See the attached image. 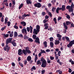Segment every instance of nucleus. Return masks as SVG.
Wrapping results in <instances>:
<instances>
[{
	"label": "nucleus",
	"mask_w": 74,
	"mask_h": 74,
	"mask_svg": "<svg viewBox=\"0 0 74 74\" xmlns=\"http://www.w3.org/2000/svg\"><path fill=\"white\" fill-rule=\"evenodd\" d=\"M12 38H10L7 40L6 42L5 47H3V50L5 51H6L7 49V52H8L9 50L10 49V47H8V45L9 43H11L12 45H13L14 47L16 46V44L15 42V40H13L12 41Z\"/></svg>",
	"instance_id": "obj_1"
},
{
	"label": "nucleus",
	"mask_w": 74,
	"mask_h": 74,
	"mask_svg": "<svg viewBox=\"0 0 74 74\" xmlns=\"http://www.w3.org/2000/svg\"><path fill=\"white\" fill-rule=\"evenodd\" d=\"M29 49V47H27L26 48L25 50L23 49L22 50V52L25 55H26L27 53L28 54L31 53V51Z\"/></svg>",
	"instance_id": "obj_2"
},
{
	"label": "nucleus",
	"mask_w": 74,
	"mask_h": 74,
	"mask_svg": "<svg viewBox=\"0 0 74 74\" xmlns=\"http://www.w3.org/2000/svg\"><path fill=\"white\" fill-rule=\"evenodd\" d=\"M36 29H34L33 30V33L34 34H36L37 35L38 34V33L39 32H40V27L38 25H37L36 26Z\"/></svg>",
	"instance_id": "obj_3"
},
{
	"label": "nucleus",
	"mask_w": 74,
	"mask_h": 74,
	"mask_svg": "<svg viewBox=\"0 0 74 74\" xmlns=\"http://www.w3.org/2000/svg\"><path fill=\"white\" fill-rule=\"evenodd\" d=\"M74 44V40L71 41L67 45V47L68 48H70L71 47L73 46V45Z\"/></svg>",
	"instance_id": "obj_4"
},
{
	"label": "nucleus",
	"mask_w": 74,
	"mask_h": 74,
	"mask_svg": "<svg viewBox=\"0 0 74 74\" xmlns=\"http://www.w3.org/2000/svg\"><path fill=\"white\" fill-rule=\"evenodd\" d=\"M34 6L36 7H37V8H40L42 7V5L40 3H37L34 4Z\"/></svg>",
	"instance_id": "obj_5"
},
{
	"label": "nucleus",
	"mask_w": 74,
	"mask_h": 74,
	"mask_svg": "<svg viewBox=\"0 0 74 74\" xmlns=\"http://www.w3.org/2000/svg\"><path fill=\"white\" fill-rule=\"evenodd\" d=\"M47 64V61H46V60L43 61L42 62L41 66L42 67H46Z\"/></svg>",
	"instance_id": "obj_6"
},
{
	"label": "nucleus",
	"mask_w": 74,
	"mask_h": 74,
	"mask_svg": "<svg viewBox=\"0 0 74 74\" xmlns=\"http://www.w3.org/2000/svg\"><path fill=\"white\" fill-rule=\"evenodd\" d=\"M22 33L23 34H27V30L26 29H23L22 30Z\"/></svg>",
	"instance_id": "obj_7"
},
{
	"label": "nucleus",
	"mask_w": 74,
	"mask_h": 74,
	"mask_svg": "<svg viewBox=\"0 0 74 74\" xmlns=\"http://www.w3.org/2000/svg\"><path fill=\"white\" fill-rule=\"evenodd\" d=\"M35 42H37V43H38V44L40 43V39H39V38L38 37H36V38L35 40Z\"/></svg>",
	"instance_id": "obj_8"
},
{
	"label": "nucleus",
	"mask_w": 74,
	"mask_h": 74,
	"mask_svg": "<svg viewBox=\"0 0 74 74\" xmlns=\"http://www.w3.org/2000/svg\"><path fill=\"white\" fill-rule=\"evenodd\" d=\"M21 24L23 25V26H25L26 25V23L24 21H22L21 23Z\"/></svg>",
	"instance_id": "obj_9"
},
{
	"label": "nucleus",
	"mask_w": 74,
	"mask_h": 74,
	"mask_svg": "<svg viewBox=\"0 0 74 74\" xmlns=\"http://www.w3.org/2000/svg\"><path fill=\"white\" fill-rule=\"evenodd\" d=\"M27 4V5H29V4H31L32 3L31 2V0H26Z\"/></svg>",
	"instance_id": "obj_10"
},
{
	"label": "nucleus",
	"mask_w": 74,
	"mask_h": 74,
	"mask_svg": "<svg viewBox=\"0 0 74 74\" xmlns=\"http://www.w3.org/2000/svg\"><path fill=\"white\" fill-rule=\"evenodd\" d=\"M27 60L28 62H30L32 60V57L30 56H29L27 58Z\"/></svg>",
	"instance_id": "obj_11"
},
{
	"label": "nucleus",
	"mask_w": 74,
	"mask_h": 74,
	"mask_svg": "<svg viewBox=\"0 0 74 74\" xmlns=\"http://www.w3.org/2000/svg\"><path fill=\"white\" fill-rule=\"evenodd\" d=\"M55 45H58V44H59L60 43V41H59V40H55Z\"/></svg>",
	"instance_id": "obj_12"
},
{
	"label": "nucleus",
	"mask_w": 74,
	"mask_h": 74,
	"mask_svg": "<svg viewBox=\"0 0 74 74\" xmlns=\"http://www.w3.org/2000/svg\"><path fill=\"white\" fill-rule=\"evenodd\" d=\"M62 11H64L66 10V8L65 7V5H63L62 6Z\"/></svg>",
	"instance_id": "obj_13"
},
{
	"label": "nucleus",
	"mask_w": 74,
	"mask_h": 74,
	"mask_svg": "<svg viewBox=\"0 0 74 74\" xmlns=\"http://www.w3.org/2000/svg\"><path fill=\"white\" fill-rule=\"evenodd\" d=\"M63 25L64 26V27L65 29L66 30H67L68 27H67V25H66V23H65V22L63 23Z\"/></svg>",
	"instance_id": "obj_14"
},
{
	"label": "nucleus",
	"mask_w": 74,
	"mask_h": 74,
	"mask_svg": "<svg viewBox=\"0 0 74 74\" xmlns=\"http://www.w3.org/2000/svg\"><path fill=\"white\" fill-rule=\"evenodd\" d=\"M69 62L71 63V64L73 65L74 64V62L73 61H72V59H71L69 60Z\"/></svg>",
	"instance_id": "obj_15"
},
{
	"label": "nucleus",
	"mask_w": 74,
	"mask_h": 74,
	"mask_svg": "<svg viewBox=\"0 0 74 74\" xmlns=\"http://www.w3.org/2000/svg\"><path fill=\"white\" fill-rule=\"evenodd\" d=\"M29 29L30 30V33H32V32H33V27H32V26H30Z\"/></svg>",
	"instance_id": "obj_16"
},
{
	"label": "nucleus",
	"mask_w": 74,
	"mask_h": 74,
	"mask_svg": "<svg viewBox=\"0 0 74 74\" xmlns=\"http://www.w3.org/2000/svg\"><path fill=\"white\" fill-rule=\"evenodd\" d=\"M69 12H73V11H74V10L72 8H71L69 10Z\"/></svg>",
	"instance_id": "obj_17"
},
{
	"label": "nucleus",
	"mask_w": 74,
	"mask_h": 74,
	"mask_svg": "<svg viewBox=\"0 0 74 74\" xmlns=\"http://www.w3.org/2000/svg\"><path fill=\"white\" fill-rule=\"evenodd\" d=\"M43 44L44 45V47L46 48L47 47V42L46 41H45L43 43Z\"/></svg>",
	"instance_id": "obj_18"
},
{
	"label": "nucleus",
	"mask_w": 74,
	"mask_h": 74,
	"mask_svg": "<svg viewBox=\"0 0 74 74\" xmlns=\"http://www.w3.org/2000/svg\"><path fill=\"white\" fill-rule=\"evenodd\" d=\"M14 36L15 37H16L18 36V33H17V32H14Z\"/></svg>",
	"instance_id": "obj_19"
},
{
	"label": "nucleus",
	"mask_w": 74,
	"mask_h": 74,
	"mask_svg": "<svg viewBox=\"0 0 74 74\" xmlns=\"http://www.w3.org/2000/svg\"><path fill=\"white\" fill-rule=\"evenodd\" d=\"M26 35H27V34H25L24 35V40H25V39H27V38H29V37L26 36Z\"/></svg>",
	"instance_id": "obj_20"
},
{
	"label": "nucleus",
	"mask_w": 74,
	"mask_h": 74,
	"mask_svg": "<svg viewBox=\"0 0 74 74\" xmlns=\"http://www.w3.org/2000/svg\"><path fill=\"white\" fill-rule=\"evenodd\" d=\"M56 0H52L51 2L53 5H55V3L56 2Z\"/></svg>",
	"instance_id": "obj_21"
},
{
	"label": "nucleus",
	"mask_w": 74,
	"mask_h": 74,
	"mask_svg": "<svg viewBox=\"0 0 74 74\" xmlns=\"http://www.w3.org/2000/svg\"><path fill=\"white\" fill-rule=\"evenodd\" d=\"M71 23L69 21H67L66 22V25L67 26L69 25H70Z\"/></svg>",
	"instance_id": "obj_22"
},
{
	"label": "nucleus",
	"mask_w": 74,
	"mask_h": 74,
	"mask_svg": "<svg viewBox=\"0 0 74 74\" xmlns=\"http://www.w3.org/2000/svg\"><path fill=\"white\" fill-rule=\"evenodd\" d=\"M23 4L21 3V4L19 6V10H20L22 7H23Z\"/></svg>",
	"instance_id": "obj_23"
},
{
	"label": "nucleus",
	"mask_w": 74,
	"mask_h": 74,
	"mask_svg": "<svg viewBox=\"0 0 74 74\" xmlns=\"http://www.w3.org/2000/svg\"><path fill=\"white\" fill-rule=\"evenodd\" d=\"M50 45L52 48H53V43L52 42H50Z\"/></svg>",
	"instance_id": "obj_24"
},
{
	"label": "nucleus",
	"mask_w": 74,
	"mask_h": 74,
	"mask_svg": "<svg viewBox=\"0 0 74 74\" xmlns=\"http://www.w3.org/2000/svg\"><path fill=\"white\" fill-rule=\"evenodd\" d=\"M32 37L34 40H35V39L37 38V36L35 34L33 35L32 36Z\"/></svg>",
	"instance_id": "obj_25"
},
{
	"label": "nucleus",
	"mask_w": 74,
	"mask_h": 74,
	"mask_svg": "<svg viewBox=\"0 0 74 74\" xmlns=\"http://www.w3.org/2000/svg\"><path fill=\"white\" fill-rule=\"evenodd\" d=\"M8 36H9V34H3V36L4 37L7 38L8 37Z\"/></svg>",
	"instance_id": "obj_26"
},
{
	"label": "nucleus",
	"mask_w": 74,
	"mask_h": 74,
	"mask_svg": "<svg viewBox=\"0 0 74 74\" xmlns=\"http://www.w3.org/2000/svg\"><path fill=\"white\" fill-rule=\"evenodd\" d=\"M71 8V7L70 5H67L66 6V10L68 9L69 10H70Z\"/></svg>",
	"instance_id": "obj_27"
},
{
	"label": "nucleus",
	"mask_w": 74,
	"mask_h": 74,
	"mask_svg": "<svg viewBox=\"0 0 74 74\" xmlns=\"http://www.w3.org/2000/svg\"><path fill=\"white\" fill-rule=\"evenodd\" d=\"M56 8L55 7H53L52 9V12H55V10H56Z\"/></svg>",
	"instance_id": "obj_28"
},
{
	"label": "nucleus",
	"mask_w": 74,
	"mask_h": 74,
	"mask_svg": "<svg viewBox=\"0 0 74 74\" xmlns=\"http://www.w3.org/2000/svg\"><path fill=\"white\" fill-rule=\"evenodd\" d=\"M27 41H30V42H33V40L31 38H28Z\"/></svg>",
	"instance_id": "obj_29"
},
{
	"label": "nucleus",
	"mask_w": 74,
	"mask_h": 74,
	"mask_svg": "<svg viewBox=\"0 0 74 74\" xmlns=\"http://www.w3.org/2000/svg\"><path fill=\"white\" fill-rule=\"evenodd\" d=\"M65 38L66 40L67 41H68V42H70V39H69V38L68 37H65Z\"/></svg>",
	"instance_id": "obj_30"
},
{
	"label": "nucleus",
	"mask_w": 74,
	"mask_h": 74,
	"mask_svg": "<svg viewBox=\"0 0 74 74\" xmlns=\"http://www.w3.org/2000/svg\"><path fill=\"white\" fill-rule=\"evenodd\" d=\"M57 36L58 38L62 37V35H60L59 34H57Z\"/></svg>",
	"instance_id": "obj_31"
},
{
	"label": "nucleus",
	"mask_w": 74,
	"mask_h": 74,
	"mask_svg": "<svg viewBox=\"0 0 74 74\" xmlns=\"http://www.w3.org/2000/svg\"><path fill=\"white\" fill-rule=\"evenodd\" d=\"M53 20L54 21V22H55V23L56 24V23H57V20H56V18H54Z\"/></svg>",
	"instance_id": "obj_32"
},
{
	"label": "nucleus",
	"mask_w": 74,
	"mask_h": 74,
	"mask_svg": "<svg viewBox=\"0 0 74 74\" xmlns=\"http://www.w3.org/2000/svg\"><path fill=\"white\" fill-rule=\"evenodd\" d=\"M46 61L45 59H44V58H43V57H41V59L40 60V61H41V62H43V61Z\"/></svg>",
	"instance_id": "obj_33"
},
{
	"label": "nucleus",
	"mask_w": 74,
	"mask_h": 74,
	"mask_svg": "<svg viewBox=\"0 0 74 74\" xmlns=\"http://www.w3.org/2000/svg\"><path fill=\"white\" fill-rule=\"evenodd\" d=\"M41 65V62H40V60H38L37 61V65H38V64H40Z\"/></svg>",
	"instance_id": "obj_34"
},
{
	"label": "nucleus",
	"mask_w": 74,
	"mask_h": 74,
	"mask_svg": "<svg viewBox=\"0 0 74 74\" xmlns=\"http://www.w3.org/2000/svg\"><path fill=\"white\" fill-rule=\"evenodd\" d=\"M18 64H19V65H20V66H21L22 67H23V64H22V63L19 62Z\"/></svg>",
	"instance_id": "obj_35"
},
{
	"label": "nucleus",
	"mask_w": 74,
	"mask_h": 74,
	"mask_svg": "<svg viewBox=\"0 0 74 74\" xmlns=\"http://www.w3.org/2000/svg\"><path fill=\"white\" fill-rule=\"evenodd\" d=\"M40 51L42 53H46V52H45V51L44 50H42V49H41Z\"/></svg>",
	"instance_id": "obj_36"
},
{
	"label": "nucleus",
	"mask_w": 74,
	"mask_h": 74,
	"mask_svg": "<svg viewBox=\"0 0 74 74\" xmlns=\"http://www.w3.org/2000/svg\"><path fill=\"white\" fill-rule=\"evenodd\" d=\"M18 54H19V53H20L22 52V49H19L18 50Z\"/></svg>",
	"instance_id": "obj_37"
},
{
	"label": "nucleus",
	"mask_w": 74,
	"mask_h": 74,
	"mask_svg": "<svg viewBox=\"0 0 74 74\" xmlns=\"http://www.w3.org/2000/svg\"><path fill=\"white\" fill-rule=\"evenodd\" d=\"M48 20H46V19H44L43 21V23H47V22H48Z\"/></svg>",
	"instance_id": "obj_38"
},
{
	"label": "nucleus",
	"mask_w": 74,
	"mask_h": 74,
	"mask_svg": "<svg viewBox=\"0 0 74 74\" xmlns=\"http://www.w3.org/2000/svg\"><path fill=\"white\" fill-rule=\"evenodd\" d=\"M50 41L52 42L53 41V38L51 37L50 38Z\"/></svg>",
	"instance_id": "obj_39"
},
{
	"label": "nucleus",
	"mask_w": 74,
	"mask_h": 74,
	"mask_svg": "<svg viewBox=\"0 0 74 74\" xmlns=\"http://www.w3.org/2000/svg\"><path fill=\"white\" fill-rule=\"evenodd\" d=\"M6 29V26H5V27L2 28H1V30H2V31H3V30H4V29Z\"/></svg>",
	"instance_id": "obj_40"
},
{
	"label": "nucleus",
	"mask_w": 74,
	"mask_h": 74,
	"mask_svg": "<svg viewBox=\"0 0 74 74\" xmlns=\"http://www.w3.org/2000/svg\"><path fill=\"white\" fill-rule=\"evenodd\" d=\"M8 26H10L11 25V22L10 21L8 22Z\"/></svg>",
	"instance_id": "obj_41"
},
{
	"label": "nucleus",
	"mask_w": 74,
	"mask_h": 74,
	"mask_svg": "<svg viewBox=\"0 0 74 74\" xmlns=\"http://www.w3.org/2000/svg\"><path fill=\"white\" fill-rule=\"evenodd\" d=\"M70 7H71V8H73L74 7V4L73 3V2L72 3Z\"/></svg>",
	"instance_id": "obj_42"
},
{
	"label": "nucleus",
	"mask_w": 74,
	"mask_h": 74,
	"mask_svg": "<svg viewBox=\"0 0 74 74\" xmlns=\"http://www.w3.org/2000/svg\"><path fill=\"white\" fill-rule=\"evenodd\" d=\"M14 29H18V27L16 25H14Z\"/></svg>",
	"instance_id": "obj_43"
},
{
	"label": "nucleus",
	"mask_w": 74,
	"mask_h": 74,
	"mask_svg": "<svg viewBox=\"0 0 74 74\" xmlns=\"http://www.w3.org/2000/svg\"><path fill=\"white\" fill-rule=\"evenodd\" d=\"M45 70H43L41 71V74H44V73H45Z\"/></svg>",
	"instance_id": "obj_44"
},
{
	"label": "nucleus",
	"mask_w": 74,
	"mask_h": 74,
	"mask_svg": "<svg viewBox=\"0 0 74 74\" xmlns=\"http://www.w3.org/2000/svg\"><path fill=\"white\" fill-rule=\"evenodd\" d=\"M66 18L67 19H70V16H69V15L67 14L66 16Z\"/></svg>",
	"instance_id": "obj_45"
},
{
	"label": "nucleus",
	"mask_w": 74,
	"mask_h": 74,
	"mask_svg": "<svg viewBox=\"0 0 74 74\" xmlns=\"http://www.w3.org/2000/svg\"><path fill=\"white\" fill-rule=\"evenodd\" d=\"M27 30L28 32H30V28L29 27H27Z\"/></svg>",
	"instance_id": "obj_46"
},
{
	"label": "nucleus",
	"mask_w": 74,
	"mask_h": 74,
	"mask_svg": "<svg viewBox=\"0 0 74 74\" xmlns=\"http://www.w3.org/2000/svg\"><path fill=\"white\" fill-rule=\"evenodd\" d=\"M69 73H71V72H72V69L70 68H69Z\"/></svg>",
	"instance_id": "obj_47"
},
{
	"label": "nucleus",
	"mask_w": 74,
	"mask_h": 74,
	"mask_svg": "<svg viewBox=\"0 0 74 74\" xmlns=\"http://www.w3.org/2000/svg\"><path fill=\"white\" fill-rule=\"evenodd\" d=\"M48 14L49 16H50L51 17H52V14H51V12H49Z\"/></svg>",
	"instance_id": "obj_48"
},
{
	"label": "nucleus",
	"mask_w": 74,
	"mask_h": 74,
	"mask_svg": "<svg viewBox=\"0 0 74 74\" xmlns=\"http://www.w3.org/2000/svg\"><path fill=\"white\" fill-rule=\"evenodd\" d=\"M50 59L51 60H53V59H54V57H53L51 56H50Z\"/></svg>",
	"instance_id": "obj_49"
},
{
	"label": "nucleus",
	"mask_w": 74,
	"mask_h": 74,
	"mask_svg": "<svg viewBox=\"0 0 74 74\" xmlns=\"http://www.w3.org/2000/svg\"><path fill=\"white\" fill-rule=\"evenodd\" d=\"M71 26L70 27H74V25L73 23L71 24Z\"/></svg>",
	"instance_id": "obj_50"
},
{
	"label": "nucleus",
	"mask_w": 74,
	"mask_h": 74,
	"mask_svg": "<svg viewBox=\"0 0 74 74\" xmlns=\"http://www.w3.org/2000/svg\"><path fill=\"white\" fill-rule=\"evenodd\" d=\"M44 26H48V23H45L44 25Z\"/></svg>",
	"instance_id": "obj_51"
},
{
	"label": "nucleus",
	"mask_w": 74,
	"mask_h": 74,
	"mask_svg": "<svg viewBox=\"0 0 74 74\" xmlns=\"http://www.w3.org/2000/svg\"><path fill=\"white\" fill-rule=\"evenodd\" d=\"M31 69H32V70H35L36 69V67H35V66H33L32 68H31Z\"/></svg>",
	"instance_id": "obj_52"
},
{
	"label": "nucleus",
	"mask_w": 74,
	"mask_h": 74,
	"mask_svg": "<svg viewBox=\"0 0 74 74\" xmlns=\"http://www.w3.org/2000/svg\"><path fill=\"white\" fill-rule=\"evenodd\" d=\"M45 12H42V16H44V15H45Z\"/></svg>",
	"instance_id": "obj_53"
},
{
	"label": "nucleus",
	"mask_w": 74,
	"mask_h": 74,
	"mask_svg": "<svg viewBox=\"0 0 74 74\" xmlns=\"http://www.w3.org/2000/svg\"><path fill=\"white\" fill-rule=\"evenodd\" d=\"M59 10L58 8H57L56 10V12L57 13V14H58V13H59Z\"/></svg>",
	"instance_id": "obj_54"
},
{
	"label": "nucleus",
	"mask_w": 74,
	"mask_h": 74,
	"mask_svg": "<svg viewBox=\"0 0 74 74\" xmlns=\"http://www.w3.org/2000/svg\"><path fill=\"white\" fill-rule=\"evenodd\" d=\"M60 53H61V51H59L58 53V54L59 56H60Z\"/></svg>",
	"instance_id": "obj_55"
},
{
	"label": "nucleus",
	"mask_w": 74,
	"mask_h": 74,
	"mask_svg": "<svg viewBox=\"0 0 74 74\" xmlns=\"http://www.w3.org/2000/svg\"><path fill=\"white\" fill-rule=\"evenodd\" d=\"M60 19H62V17H61L59 16L58 19V21H60Z\"/></svg>",
	"instance_id": "obj_56"
},
{
	"label": "nucleus",
	"mask_w": 74,
	"mask_h": 74,
	"mask_svg": "<svg viewBox=\"0 0 74 74\" xmlns=\"http://www.w3.org/2000/svg\"><path fill=\"white\" fill-rule=\"evenodd\" d=\"M47 62L48 63H51V60H49L48 59L47 60Z\"/></svg>",
	"instance_id": "obj_57"
},
{
	"label": "nucleus",
	"mask_w": 74,
	"mask_h": 74,
	"mask_svg": "<svg viewBox=\"0 0 74 74\" xmlns=\"http://www.w3.org/2000/svg\"><path fill=\"white\" fill-rule=\"evenodd\" d=\"M18 37H23V35L21 34L18 36Z\"/></svg>",
	"instance_id": "obj_58"
},
{
	"label": "nucleus",
	"mask_w": 74,
	"mask_h": 74,
	"mask_svg": "<svg viewBox=\"0 0 74 74\" xmlns=\"http://www.w3.org/2000/svg\"><path fill=\"white\" fill-rule=\"evenodd\" d=\"M48 18H49V16H47V15L46 16H45V18L46 19H48Z\"/></svg>",
	"instance_id": "obj_59"
},
{
	"label": "nucleus",
	"mask_w": 74,
	"mask_h": 74,
	"mask_svg": "<svg viewBox=\"0 0 74 74\" xmlns=\"http://www.w3.org/2000/svg\"><path fill=\"white\" fill-rule=\"evenodd\" d=\"M27 60H25L24 61V64H25V65H26V64H27Z\"/></svg>",
	"instance_id": "obj_60"
},
{
	"label": "nucleus",
	"mask_w": 74,
	"mask_h": 74,
	"mask_svg": "<svg viewBox=\"0 0 74 74\" xmlns=\"http://www.w3.org/2000/svg\"><path fill=\"white\" fill-rule=\"evenodd\" d=\"M8 21V20H5V24H7V22Z\"/></svg>",
	"instance_id": "obj_61"
},
{
	"label": "nucleus",
	"mask_w": 74,
	"mask_h": 74,
	"mask_svg": "<svg viewBox=\"0 0 74 74\" xmlns=\"http://www.w3.org/2000/svg\"><path fill=\"white\" fill-rule=\"evenodd\" d=\"M1 22H4V18L3 17H2L1 18Z\"/></svg>",
	"instance_id": "obj_62"
},
{
	"label": "nucleus",
	"mask_w": 74,
	"mask_h": 74,
	"mask_svg": "<svg viewBox=\"0 0 74 74\" xmlns=\"http://www.w3.org/2000/svg\"><path fill=\"white\" fill-rule=\"evenodd\" d=\"M33 60H31L29 61V63L30 64H32V63H33Z\"/></svg>",
	"instance_id": "obj_63"
},
{
	"label": "nucleus",
	"mask_w": 74,
	"mask_h": 74,
	"mask_svg": "<svg viewBox=\"0 0 74 74\" xmlns=\"http://www.w3.org/2000/svg\"><path fill=\"white\" fill-rule=\"evenodd\" d=\"M13 36V34H10V37H12Z\"/></svg>",
	"instance_id": "obj_64"
}]
</instances>
